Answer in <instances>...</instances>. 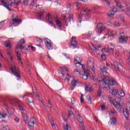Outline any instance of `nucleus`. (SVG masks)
<instances>
[{
	"label": "nucleus",
	"instance_id": "49530a36",
	"mask_svg": "<svg viewBox=\"0 0 130 130\" xmlns=\"http://www.w3.org/2000/svg\"><path fill=\"white\" fill-rule=\"evenodd\" d=\"M81 96L80 97V101H81V103L83 104L84 103V97H83V96H84V94H81Z\"/></svg>",
	"mask_w": 130,
	"mask_h": 130
},
{
	"label": "nucleus",
	"instance_id": "ddd939ff",
	"mask_svg": "<svg viewBox=\"0 0 130 130\" xmlns=\"http://www.w3.org/2000/svg\"><path fill=\"white\" fill-rule=\"evenodd\" d=\"M77 64H79V66H81L82 69L83 70V71H84V73H88L89 72H88V71L86 70V67H85V65L81 63L80 62H77L76 63H75V65L76 67H78V66Z\"/></svg>",
	"mask_w": 130,
	"mask_h": 130
},
{
	"label": "nucleus",
	"instance_id": "c85d7f7f",
	"mask_svg": "<svg viewBox=\"0 0 130 130\" xmlns=\"http://www.w3.org/2000/svg\"><path fill=\"white\" fill-rule=\"evenodd\" d=\"M16 48L17 49H21V50H23L24 48H25V47H23V45L20 44V43H17V46H16Z\"/></svg>",
	"mask_w": 130,
	"mask_h": 130
},
{
	"label": "nucleus",
	"instance_id": "c03bdc74",
	"mask_svg": "<svg viewBox=\"0 0 130 130\" xmlns=\"http://www.w3.org/2000/svg\"><path fill=\"white\" fill-rule=\"evenodd\" d=\"M101 58L102 60H106V55L105 54H103L101 55Z\"/></svg>",
	"mask_w": 130,
	"mask_h": 130
},
{
	"label": "nucleus",
	"instance_id": "39448f33",
	"mask_svg": "<svg viewBox=\"0 0 130 130\" xmlns=\"http://www.w3.org/2000/svg\"><path fill=\"white\" fill-rule=\"evenodd\" d=\"M96 29H97L98 33L101 34L104 30H105V27L102 25V23H98L96 25Z\"/></svg>",
	"mask_w": 130,
	"mask_h": 130
},
{
	"label": "nucleus",
	"instance_id": "338daca9",
	"mask_svg": "<svg viewBox=\"0 0 130 130\" xmlns=\"http://www.w3.org/2000/svg\"><path fill=\"white\" fill-rule=\"evenodd\" d=\"M107 25H108L109 26H111L112 25V23L110 22V21H107L106 22Z\"/></svg>",
	"mask_w": 130,
	"mask_h": 130
},
{
	"label": "nucleus",
	"instance_id": "f3484780",
	"mask_svg": "<svg viewBox=\"0 0 130 130\" xmlns=\"http://www.w3.org/2000/svg\"><path fill=\"white\" fill-rule=\"evenodd\" d=\"M110 123L112 124V125H115V124H116V121H117V120H116V118L111 117L110 118Z\"/></svg>",
	"mask_w": 130,
	"mask_h": 130
},
{
	"label": "nucleus",
	"instance_id": "58836bf2",
	"mask_svg": "<svg viewBox=\"0 0 130 130\" xmlns=\"http://www.w3.org/2000/svg\"><path fill=\"white\" fill-rule=\"evenodd\" d=\"M68 19L69 20V22H71V20L74 19V15H73V14L69 15V16L68 17Z\"/></svg>",
	"mask_w": 130,
	"mask_h": 130
},
{
	"label": "nucleus",
	"instance_id": "e433bc0d",
	"mask_svg": "<svg viewBox=\"0 0 130 130\" xmlns=\"http://www.w3.org/2000/svg\"><path fill=\"white\" fill-rule=\"evenodd\" d=\"M26 96H27V97H32L33 94H31V93H27L25 94L22 96V98H23V99L25 98V97H26Z\"/></svg>",
	"mask_w": 130,
	"mask_h": 130
},
{
	"label": "nucleus",
	"instance_id": "680f3d73",
	"mask_svg": "<svg viewBox=\"0 0 130 130\" xmlns=\"http://www.w3.org/2000/svg\"><path fill=\"white\" fill-rule=\"evenodd\" d=\"M7 5L8 6V7H12V6H13V3H11L10 4V3H8L7 2Z\"/></svg>",
	"mask_w": 130,
	"mask_h": 130
},
{
	"label": "nucleus",
	"instance_id": "864d4df0",
	"mask_svg": "<svg viewBox=\"0 0 130 130\" xmlns=\"http://www.w3.org/2000/svg\"><path fill=\"white\" fill-rule=\"evenodd\" d=\"M115 36V34L112 33V32H109V37H112L113 38H114V37Z\"/></svg>",
	"mask_w": 130,
	"mask_h": 130
},
{
	"label": "nucleus",
	"instance_id": "9b49d317",
	"mask_svg": "<svg viewBox=\"0 0 130 130\" xmlns=\"http://www.w3.org/2000/svg\"><path fill=\"white\" fill-rule=\"evenodd\" d=\"M22 20L21 19L19 20L16 18L12 19L11 20H10V23L11 24V25L10 26V27H11L12 25H15V24H20V22Z\"/></svg>",
	"mask_w": 130,
	"mask_h": 130
},
{
	"label": "nucleus",
	"instance_id": "423d86ee",
	"mask_svg": "<svg viewBox=\"0 0 130 130\" xmlns=\"http://www.w3.org/2000/svg\"><path fill=\"white\" fill-rule=\"evenodd\" d=\"M71 45L73 46L74 48H78V42L76 40V37H73L71 39Z\"/></svg>",
	"mask_w": 130,
	"mask_h": 130
},
{
	"label": "nucleus",
	"instance_id": "5fc2aeb1",
	"mask_svg": "<svg viewBox=\"0 0 130 130\" xmlns=\"http://www.w3.org/2000/svg\"><path fill=\"white\" fill-rule=\"evenodd\" d=\"M112 12H113V13H117L118 11H117V8L114 7L113 10H112Z\"/></svg>",
	"mask_w": 130,
	"mask_h": 130
},
{
	"label": "nucleus",
	"instance_id": "c9c22d12",
	"mask_svg": "<svg viewBox=\"0 0 130 130\" xmlns=\"http://www.w3.org/2000/svg\"><path fill=\"white\" fill-rule=\"evenodd\" d=\"M77 83H78V80H73L71 82L72 86H74V87H76V86H77Z\"/></svg>",
	"mask_w": 130,
	"mask_h": 130
},
{
	"label": "nucleus",
	"instance_id": "a211bd4d",
	"mask_svg": "<svg viewBox=\"0 0 130 130\" xmlns=\"http://www.w3.org/2000/svg\"><path fill=\"white\" fill-rule=\"evenodd\" d=\"M1 3L4 5V7L6 8V9H8L9 11H13V9L10 8L8 6V2L6 3L4 0H1Z\"/></svg>",
	"mask_w": 130,
	"mask_h": 130
},
{
	"label": "nucleus",
	"instance_id": "9d476101",
	"mask_svg": "<svg viewBox=\"0 0 130 130\" xmlns=\"http://www.w3.org/2000/svg\"><path fill=\"white\" fill-rule=\"evenodd\" d=\"M30 98H31L30 100L29 98H27L26 99V101H28L27 104L28 106H29L30 108H32V107L35 105V104L34 103V102H33V96Z\"/></svg>",
	"mask_w": 130,
	"mask_h": 130
},
{
	"label": "nucleus",
	"instance_id": "dca6fc26",
	"mask_svg": "<svg viewBox=\"0 0 130 130\" xmlns=\"http://www.w3.org/2000/svg\"><path fill=\"white\" fill-rule=\"evenodd\" d=\"M68 117L72 120L73 119H75V115L74 114V113L72 111H69L68 113Z\"/></svg>",
	"mask_w": 130,
	"mask_h": 130
},
{
	"label": "nucleus",
	"instance_id": "603ef678",
	"mask_svg": "<svg viewBox=\"0 0 130 130\" xmlns=\"http://www.w3.org/2000/svg\"><path fill=\"white\" fill-rule=\"evenodd\" d=\"M102 93V91H101V89H99L98 91V96H99V97H101Z\"/></svg>",
	"mask_w": 130,
	"mask_h": 130
},
{
	"label": "nucleus",
	"instance_id": "ea45409f",
	"mask_svg": "<svg viewBox=\"0 0 130 130\" xmlns=\"http://www.w3.org/2000/svg\"><path fill=\"white\" fill-rule=\"evenodd\" d=\"M75 4L76 5L77 8H78V9H79V8L81 7L82 6V3H81L79 2H76Z\"/></svg>",
	"mask_w": 130,
	"mask_h": 130
},
{
	"label": "nucleus",
	"instance_id": "72a5a7b5",
	"mask_svg": "<svg viewBox=\"0 0 130 130\" xmlns=\"http://www.w3.org/2000/svg\"><path fill=\"white\" fill-rule=\"evenodd\" d=\"M23 114V118H24V120L25 122V123H27V122L28 121V115H27V114L26 113H23L22 114Z\"/></svg>",
	"mask_w": 130,
	"mask_h": 130
},
{
	"label": "nucleus",
	"instance_id": "4d7b16f0",
	"mask_svg": "<svg viewBox=\"0 0 130 130\" xmlns=\"http://www.w3.org/2000/svg\"><path fill=\"white\" fill-rule=\"evenodd\" d=\"M67 77H66V80H68V81L69 82V81H70L69 78H71V75H70V74H67Z\"/></svg>",
	"mask_w": 130,
	"mask_h": 130
},
{
	"label": "nucleus",
	"instance_id": "052dcab7",
	"mask_svg": "<svg viewBox=\"0 0 130 130\" xmlns=\"http://www.w3.org/2000/svg\"><path fill=\"white\" fill-rule=\"evenodd\" d=\"M85 18H86V19L89 18H90V14H89V13H86V14H85Z\"/></svg>",
	"mask_w": 130,
	"mask_h": 130
},
{
	"label": "nucleus",
	"instance_id": "8fccbe9b",
	"mask_svg": "<svg viewBox=\"0 0 130 130\" xmlns=\"http://www.w3.org/2000/svg\"><path fill=\"white\" fill-rule=\"evenodd\" d=\"M104 2H105L106 4H107V6H110L111 5V3H110V1L109 0H104Z\"/></svg>",
	"mask_w": 130,
	"mask_h": 130
},
{
	"label": "nucleus",
	"instance_id": "a878e982",
	"mask_svg": "<svg viewBox=\"0 0 130 130\" xmlns=\"http://www.w3.org/2000/svg\"><path fill=\"white\" fill-rule=\"evenodd\" d=\"M48 118L50 123H52L51 124L52 127H54V126H55V124L53 122V119H52V117L50 116H48Z\"/></svg>",
	"mask_w": 130,
	"mask_h": 130
},
{
	"label": "nucleus",
	"instance_id": "f704fd0d",
	"mask_svg": "<svg viewBox=\"0 0 130 130\" xmlns=\"http://www.w3.org/2000/svg\"><path fill=\"white\" fill-rule=\"evenodd\" d=\"M116 5L120 8L122 9L123 8V6L121 5V3L119 2V1H116Z\"/></svg>",
	"mask_w": 130,
	"mask_h": 130
},
{
	"label": "nucleus",
	"instance_id": "412c9836",
	"mask_svg": "<svg viewBox=\"0 0 130 130\" xmlns=\"http://www.w3.org/2000/svg\"><path fill=\"white\" fill-rule=\"evenodd\" d=\"M91 62H92V61H91V60L88 61H87V64H88V67L90 68V69H91V70H92V72L93 73H94V72H95V67H94V66L90 64V63H91Z\"/></svg>",
	"mask_w": 130,
	"mask_h": 130
},
{
	"label": "nucleus",
	"instance_id": "393cba45",
	"mask_svg": "<svg viewBox=\"0 0 130 130\" xmlns=\"http://www.w3.org/2000/svg\"><path fill=\"white\" fill-rule=\"evenodd\" d=\"M85 88L86 92H92V91H93V89H92V87H89V86H88L87 84H85Z\"/></svg>",
	"mask_w": 130,
	"mask_h": 130
},
{
	"label": "nucleus",
	"instance_id": "1a4fd4ad",
	"mask_svg": "<svg viewBox=\"0 0 130 130\" xmlns=\"http://www.w3.org/2000/svg\"><path fill=\"white\" fill-rule=\"evenodd\" d=\"M127 40H128V37H124L121 36V37L118 38V43H123V42H127Z\"/></svg>",
	"mask_w": 130,
	"mask_h": 130
},
{
	"label": "nucleus",
	"instance_id": "5701e85b",
	"mask_svg": "<svg viewBox=\"0 0 130 130\" xmlns=\"http://www.w3.org/2000/svg\"><path fill=\"white\" fill-rule=\"evenodd\" d=\"M19 103H20V102H18V100H14L10 102V104H11V105H13V106H16L17 104L19 105Z\"/></svg>",
	"mask_w": 130,
	"mask_h": 130
},
{
	"label": "nucleus",
	"instance_id": "6e6d98bb",
	"mask_svg": "<svg viewBox=\"0 0 130 130\" xmlns=\"http://www.w3.org/2000/svg\"><path fill=\"white\" fill-rule=\"evenodd\" d=\"M19 42L20 44H24V43H25V40H24V39H21L19 41Z\"/></svg>",
	"mask_w": 130,
	"mask_h": 130
},
{
	"label": "nucleus",
	"instance_id": "aec40b11",
	"mask_svg": "<svg viewBox=\"0 0 130 130\" xmlns=\"http://www.w3.org/2000/svg\"><path fill=\"white\" fill-rule=\"evenodd\" d=\"M90 76V73L89 72H84L82 75V79L84 80H88V77Z\"/></svg>",
	"mask_w": 130,
	"mask_h": 130
},
{
	"label": "nucleus",
	"instance_id": "4c0bfd02",
	"mask_svg": "<svg viewBox=\"0 0 130 130\" xmlns=\"http://www.w3.org/2000/svg\"><path fill=\"white\" fill-rule=\"evenodd\" d=\"M17 59L18 60H20V62L21 63V64H23V62H22V58H21V54H19L17 55Z\"/></svg>",
	"mask_w": 130,
	"mask_h": 130
},
{
	"label": "nucleus",
	"instance_id": "4468645a",
	"mask_svg": "<svg viewBox=\"0 0 130 130\" xmlns=\"http://www.w3.org/2000/svg\"><path fill=\"white\" fill-rule=\"evenodd\" d=\"M77 116V120H78L79 122L81 123V126H83V128H84L85 126L84 125V123H83V117H81L80 114H78Z\"/></svg>",
	"mask_w": 130,
	"mask_h": 130
},
{
	"label": "nucleus",
	"instance_id": "3c124183",
	"mask_svg": "<svg viewBox=\"0 0 130 130\" xmlns=\"http://www.w3.org/2000/svg\"><path fill=\"white\" fill-rule=\"evenodd\" d=\"M108 51H109V50H108V48H103L102 50V52H108Z\"/></svg>",
	"mask_w": 130,
	"mask_h": 130
},
{
	"label": "nucleus",
	"instance_id": "c756f323",
	"mask_svg": "<svg viewBox=\"0 0 130 130\" xmlns=\"http://www.w3.org/2000/svg\"><path fill=\"white\" fill-rule=\"evenodd\" d=\"M46 44L48 49H52L53 48L52 45H51V44L49 43V42L47 41Z\"/></svg>",
	"mask_w": 130,
	"mask_h": 130
},
{
	"label": "nucleus",
	"instance_id": "de8ad7c7",
	"mask_svg": "<svg viewBox=\"0 0 130 130\" xmlns=\"http://www.w3.org/2000/svg\"><path fill=\"white\" fill-rule=\"evenodd\" d=\"M28 47L29 48H31V49L32 50V51H35V50H36V48H35V47H34L33 46H30V45H28Z\"/></svg>",
	"mask_w": 130,
	"mask_h": 130
},
{
	"label": "nucleus",
	"instance_id": "2f4dec72",
	"mask_svg": "<svg viewBox=\"0 0 130 130\" xmlns=\"http://www.w3.org/2000/svg\"><path fill=\"white\" fill-rule=\"evenodd\" d=\"M55 22H56V24L57 26L59 27V28H61V27H62V24L61 23L60 21L57 19V20H55Z\"/></svg>",
	"mask_w": 130,
	"mask_h": 130
},
{
	"label": "nucleus",
	"instance_id": "7c9ffc66",
	"mask_svg": "<svg viewBox=\"0 0 130 130\" xmlns=\"http://www.w3.org/2000/svg\"><path fill=\"white\" fill-rule=\"evenodd\" d=\"M43 14H44V11L41 12L40 13H39L38 14V17H37V19L38 20H41V18H42V16H43Z\"/></svg>",
	"mask_w": 130,
	"mask_h": 130
},
{
	"label": "nucleus",
	"instance_id": "bb28decb",
	"mask_svg": "<svg viewBox=\"0 0 130 130\" xmlns=\"http://www.w3.org/2000/svg\"><path fill=\"white\" fill-rule=\"evenodd\" d=\"M27 125L28 127L30 128V129H32V128H34V124L33 123H31V122L30 121H27Z\"/></svg>",
	"mask_w": 130,
	"mask_h": 130
},
{
	"label": "nucleus",
	"instance_id": "0eeeda50",
	"mask_svg": "<svg viewBox=\"0 0 130 130\" xmlns=\"http://www.w3.org/2000/svg\"><path fill=\"white\" fill-rule=\"evenodd\" d=\"M14 4L15 5H16V6H19V4H22L23 3L24 6H28V4H29V0H20L18 2L16 3V0H14Z\"/></svg>",
	"mask_w": 130,
	"mask_h": 130
},
{
	"label": "nucleus",
	"instance_id": "f257e3e1",
	"mask_svg": "<svg viewBox=\"0 0 130 130\" xmlns=\"http://www.w3.org/2000/svg\"><path fill=\"white\" fill-rule=\"evenodd\" d=\"M102 80H99V82H104V86L108 85L109 87H113V86L116 85V82L113 80H110L109 76L108 75L101 76Z\"/></svg>",
	"mask_w": 130,
	"mask_h": 130
},
{
	"label": "nucleus",
	"instance_id": "69168bd1",
	"mask_svg": "<svg viewBox=\"0 0 130 130\" xmlns=\"http://www.w3.org/2000/svg\"><path fill=\"white\" fill-rule=\"evenodd\" d=\"M0 115H1V116H2L3 118H6V116H7V114H1Z\"/></svg>",
	"mask_w": 130,
	"mask_h": 130
},
{
	"label": "nucleus",
	"instance_id": "f8f14e48",
	"mask_svg": "<svg viewBox=\"0 0 130 130\" xmlns=\"http://www.w3.org/2000/svg\"><path fill=\"white\" fill-rule=\"evenodd\" d=\"M18 108L20 111H21V114H24L23 111L25 110V105H24L22 102L18 103Z\"/></svg>",
	"mask_w": 130,
	"mask_h": 130
},
{
	"label": "nucleus",
	"instance_id": "bf43d9fd",
	"mask_svg": "<svg viewBox=\"0 0 130 130\" xmlns=\"http://www.w3.org/2000/svg\"><path fill=\"white\" fill-rule=\"evenodd\" d=\"M63 24L64 26H68V24H67V19L63 20Z\"/></svg>",
	"mask_w": 130,
	"mask_h": 130
},
{
	"label": "nucleus",
	"instance_id": "79ce46f5",
	"mask_svg": "<svg viewBox=\"0 0 130 130\" xmlns=\"http://www.w3.org/2000/svg\"><path fill=\"white\" fill-rule=\"evenodd\" d=\"M64 128L65 130H71V127L69 126V124L67 123L66 126L64 127Z\"/></svg>",
	"mask_w": 130,
	"mask_h": 130
},
{
	"label": "nucleus",
	"instance_id": "a18cd8bd",
	"mask_svg": "<svg viewBox=\"0 0 130 130\" xmlns=\"http://www.w3.org/2000/svg\"><path fill=\"white\" fill-rule=\"evenodd\" d=\"M36 40L37 41H38V42H39V43H42L43 42V41L42 40V39L38 37L36 38Z\"/></svg>",
	"mask_w": 130,
	"mask_h": 130
},
{
	"label": "nucleus",
	"instance_id": "09e8293b",
	"mask_svg": "<svg viewBox=\"0 0 130 130\" xmlns=\"http://www.w3.org/2000/svg\"><path fill=\"white\" fill-rule=\"evenodd\" d=\"M35 118L34 117H32L30 118V122L31 123H33L34 124L35 123Z\"/></svg>",
	"mask_w": 130,
	"mask_h": 130
},
{
	"label": "nucleus",
	"instance_id": "7ed1b4c3",
	"mask_svg": "<svg viewBox=\"0 0 130 130\" xmlns=\"http://www.w3.org/2000/svg\"><path fill=\"white\" fill-rule=\"evenodd\" d=\"M10 70L11 71V73L13 74L14 76H16V77L18 78V80L21 79V75L20 74V71L18 70H19V68H17L16 66H12V67H11Z\"/></svg>",
	"mask_w": 130,
	"mask_h": 130
},
{
	"label": "nucleus",
	"instance_id": "6e6552de",
	"mask_svg": "<svg viewBox=\"0 0 130 130\" xmlns=\"http://www.w3.org/2000/svg\"><path fill=\"white\" fill-rule=\"evenodd\" d=\"M51 14L50 13H48L46 16V20L49 23V24H51L52 26H53L54 28L56 27L55 25H54V23H53V21H52L51 20H52V18L50 17Z\"/></svg>",
	"mask_w": 130,
	"mask_h": 130
},
{
	"label": "nucleus",
	"instance_id": "cd10ccee",
	"mask_svg": "<svg viewBox=\"0 0 130 130\" xmlns=\"http://www.w3.org/2000/svg\"><path fill=\"white\" fill-rule=\"evenodd\" d=\"M118 94L120 97H124V95H125V94L124 93V91L122 90H119Z\"/></svg>",
	"mask_w": 130,
	"mask_h": 130
},
{
	"label": "nucleus",
	"instance_id": "37998d69",
	"mask_svg": "<svg viewBox=\"0 0 130 130\" xmlns=\"http://www.w3.org/2000/svg\"><path fill=\"white\" fill-rule=\"evenodd\" d=\"M120 19H121V20L122 21V22H124L125 19H124V16H123V15H119Z\"/></svg>",
	"mask_w": 130,
	"mask_h": 130
},
{
	"label": "nucleus",
	"instance_id": "a19ab883",
	"mask_svg": "<svg viewBox=\"0 0 130 130\" xmlns=\"http://www.w3.org/2000/svg\"><path fill=\"white\" fill-rule=\"evenodd\" d=\"M5 47H9V48H12V45L11 44V42H8L6 44Z\"/></svg>",
	"mask_w": 130,
	"mask_h": 130
},
{
	"label": "nucleus",
	"instance_id": "f03ea898",
	"mask_svg": "<svg viewBox=\"0 0 130 130\" xmlns=\"http://www.w3.org/2000/svg\"><path fill=\"white\" fill-rule=\"evenodd\" d=\"M111 99L113 100V105H114V106L115 107V108H116L118 112H121L122 107L120 105V101H121L120 99L117 98L113 99L111 98Z\"/></svg>",
	"mask_w": 130,
	"mask_h": 130
},
{
	"label": "nucleus",
	"instance_id": "b1692460",
	"mask_svg": "<svg viewBox=\"0 0 130 130\" xmlns=\"http://www.w3.org/2000/svg\"><path fill=\"white\" fill-rule=\"evenodd\" d=\"M100 69L102 73H104L105 74H108L107 71V70H108V68H106V66H104L102 68L100 67Z\"/></svg>",
	"mask_w": 130,
	"mask_h": 130
},
{
	"label": "nucleus",
	"instance_id": "473e14b6",
	"mask_svg": "<svg viewBox=\"0 0 130 130\" xmlns=\"http://www.w3.org/2000/svg\"><path fill=\"white\" fill-rule=\"evenodd\" d=\"M111 93L114 96H116V95H117V94H118V90H116V89H113Z\"/></svg>",
	"mask_w": 130,
	"mask_h": 130
},
{
	"label": "nucleus",
	"instance_id": "2eb2a0df",
	"mask_svg": "<svg viewBox=\"0 0 130 130\" xmlns=\"http://www.w3.org/2000/svg\"><path fill=\"white\" fill-rule=\"evenodd\" d=\"M126 7L127 10L126 11V14L127 16L130 17V4L129 3H126Z\"/></svg>",
	"mask_w": 130,
	"mask_h": 130
},
{
	"label": "nucleus",
	"instance_id": "4be33fe9",
	"mask_svg": "<svg viewBox=\"0 0 130 130\" xmlns=\"http://www.w3.org/2000/svg\"><path fill=\"white\" fill-rule=\"evenodd\" d=\"M86 12H87L86 10H82L80 12V15H79V23H81V22H82V16H83V15H84L83 13H86Z\"/></svg>",
	"mask_w": 130,
	"mask_h": 130
},
{
	"label": "nucleus",
	"instance_id": "0e129e2a",
	"mask_svg": "<svg viewBox=\"0 0 130 130\" xmlns=\"http://www.w3.org/2000/svg\"><path fill=\"white\" fill-rule=\"evenodd\" d=\"M61 17L63 18V20H65L67 18V15L66 14H62Z\"/></svg>",
	"mask_w": 130,
	"mask_h": 130
},
{
	"label": "nucleus",
	"instance_id": "6ab92c4d",
	"mask_svg": "<svg viewBox=\"0 0 130 130\" xmlns=\"http://www.w3.org/2000/svg\"><path fill=\"white\" fill-rule=\"evenodd\" d=\"M12 52H13L12 51V50L11 49L7 50V54L8 55H9V57L11 60H13V59H14V58L13 57V55H12Z\"/></svg>",
	"mask_w": 130,
	"mask_h": 130
},
{
	"label": "nucleus",
	"instance_id": "13d9d810",
	"mask_svg": "<svg viewBox=\"0 0 130 130\" xmlns=\"http://www.w3.org/2000/svg\"><path fill=\"white\" fill-rule=\"evenodd\" d=\"M14 120H15V121H16V122H19L20 121V119L19 118L16 117L14 118Z\"/></svg>",
	"mask_w": 130,
	"mask_h": 130
},
{
	"label": "nucleus",
	"instance_id": "774afa93",
	"mask_svg": "<svg viewBox=\"0 0 130 130\" xmlns=\"http://www.w3.org/2000/svg\"><path fill=\"white\" fill-rule=\"evenodd\" d=\"M105 105H103L101 106V109L102 110H104L105 109Z\"/></svg>",
	"mask_w": 130,
	"mask_h": 130
},
{
	"label": "nucleus",
	"instance_id": "20e7f679",
	"mask_svg": "<svg viewBox=\"0 0 130 130\" xmlns=\"http://www.w3.org/2000/svg\"><path fill=\"white\" fill-rule=\"evenodd\" d=\"M112 68H114L117 72H121L122 70L123 67L120 63L118 62L114 61L113 64H111Z\"/></svg>",
	"mask_w": 130,
	"mask_h": 130
},
{
	"label": "nucleus",
	"instance_id": "e2e57ef3",
	"mask_svg": "<svg viewBox=\"0 0 130 130\" xmlns=\"http://www.w3.org/2000/svg\"><path fill=\"white\" fill-rule=\"evenodd\" d=\"M108 16H109V17H113V16H114V14L112 13L111 12H110V13L108 14Z\"/></svg>",
	"mask_w": 130,
	"mask_h": 130
}]
</instances>
